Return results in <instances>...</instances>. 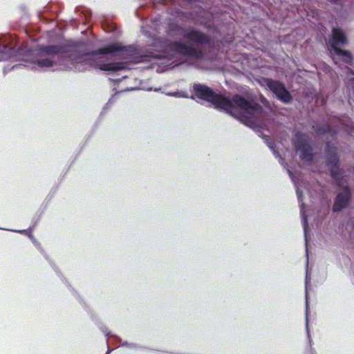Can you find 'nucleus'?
<instances>
[{
	"mask_svg": "<svg viewBox=\"0 0 354 354\" xmlns=\"http://www.w3.org/2000/svg\"><path fill=\"white\" fill-rule=\"evenodd\" d=\"M80 48L77 42H67L60 45H40L37 46V50L40 56L48 55L53 59L56 57V62L59 64H66L67 62H84L101 71L111 72L122 71L127 68V64L122 62L101 63L100 58H95L98 55L113 54L127 50L126 47L121 44H110L91 51L80 50Z\"/></svg>",
	"mask_w": 354,
	"mask_h": 354,
	"instance_id": "nucleus-1",
	"label": "nucleus"
},
{
	"mask_svg": "<svg viewBox=\"0 0 354 354\" xmlns=\"http://www.w3.org/2000/svg\"><path fill=\"white\" fill-rule=\"evenodd\" d=\"M192 92L197 98L211 103L215 109L225 111L250 127L256 124L263 112L262 106L257 102L248 100L240 94H235L230 99L201 83L193 85Z\"/></svg>",
	"mask_w": 354,
	"mask_h": 354,
	"instance_id": "nucleus-2",
	"label": "nucleus"
},
{
	"mask_svg": "<svg viewBox=\"0 0 354 354\" xmlns=\"http://www.w3.org/2000/svg\"><path fill=\"white\" fill-rule=\"evenodd\" d=\"M176 28L182 31L181 34L183 39L188 41H174L171 44L172 50L178 55L192 59L200 60L203 59L205 53L199 46L209 44L211 42V37L193 27L182 28L176 25Z\"/></svg>",
	"mask_w": 354,
	"mask_h": 354,
	"instance_id": "nucleus-3",
	"label": "nucleus"
},
{
	"mask_svg": "<svg viewBox=\"0 0 354 354\" xmlns=\"http://www.w3.org/2000/svg\"><path fill=\"white\" fill-rule=\"evenodd\" d=\"M310 141L309 136L299 131L295 133L292 139L295 149L299 152V158L306 162H312L314 160L313 149Z\"/></svg>",
	"mask_w": 354,
	"mask_h": 354,
	"instance_id": "nucleus-4",
	"label": "nucleus"
},
{
	"mask_svg": "<svg viewBox=\"0 0 354 354\" xmlns=\"http://www.w3.org/2000/svg\"><path fill=\"white\" fill-rule=\"evenodd\" d=\"M324 159L331 177H339L342 173L339 149L335 144L330 141L326 142Z\"/></svg>",
	"mask_w": 354,
	"mask_h": 354,
	"instance_id": "nucleus-5",
	"label": "nucleus"
},
{
	"mask_svg": "<svg viewBox=\"0 0 354 354\" xmlns=\"http://www.w3.org/2000/svg\"><path fill=\"white\" fill-rule=\"evenodd\" d=\"M304 286H305V329L306 337L308 339V343L305 351V354H316L315 349L312 347L313 339L310 335V324H309V317H310V288L311 286V274H305L304 279Z\"/></svg>",
	"mask_w": 354,
	"mask_h": 354,
	"instance_id": "nucleus-6",
	"label": "nucleus"
},
{
	"mask_svg": "<svg viewBox=\"0 0 354 354\" xmlns=\"http://www.w3.org/2000/svg\"><path fill=\"white\" fill-rule=\"evenodd\" d=\"M263 82L280 101L286 104H288L292 101V97L286 89L283 83L270 78H264Z\"/></svg>",
	"mask_w": 354,
	"mask_h": 354,
	"instance_id": "nucleus-7",
	"label": "nucleus"
},
{
	"mask_svg": "<svg viewBox=\"0 0 354 354\" xmlns=\"http://www.w3.org/2000/svg\"><path fill=\"white\" fill-rule=\"evenodd\" d=\"M30 50L24 48L16 49L15 47H8L4 44L0 46V61L9 59L12 57L22 58L24 59L25 53H29Z\"/></svg>",
	"mask_w": 354,
	"mask_h": 354,
	"instance_id": "nucleus-8",
	"label": "nucleus"
},
{
	"mask_svg": "<svg viewBox=\"0 0 354 354\" xmlns=\"http://www.w3.org/2000/svg\"><path fill=\"white\" fill-rule=\"evenodd\" d=\"M347 43V38L344 32L340 28H333L332 31V39L330 46L334 51L335 49L339 48V44H344Z\"/></svg>",
	"mask_w": 354,
	"mask_h": 354,
	"instance_id": "nucleus-9",
	"label": "nucleus"
},
{
	"mask_svg": "<svg viewBox=\"0 0 354 354\" xmlns=\"http://www.w3.org/2000/svg\"><path fill=\"white\" fill-rule=\"evenodd\" d=\"M313 129L315 131L317 136H323L326 133L333 136L337 133L336 130L333 129L332 127L327 123L315 124L313 126Z\"/></svg>",
	"mask_w": 354,
	"mask_h": 354,
	"instance_id": "nucleus-10",
	"label": "nucleus"
},
{
	"mask_svg": "<svg viewBox=\"0 0 354 354\" xmlns=\"http://www.w3.org/2000/svg\"><path fill=\"white\" fill-rule=\"evenodd\" d=\"M334 52L337 55L342 57V59L344 62L349 65L353 64V58L351 52L341 48H337Z\"/></svg>",
	"mask_w": 354,
	"mask_h": 354,
	"instance_id": "nucleus-11",
	"label": "nucleus"
},
{
	"mask_svg": "<svg viewBox=\"0 0 354 354\" xmlns=\"http://www.w3.org/2000/svg\"><path fill=\"white\" fill-rule=\"evenodd\" d=\"M61 184V180H59L55 185H54L48 194L47 195L46 198L44 200V203L42 204L43 206V210L41 211V214H43L44 211L47 209L50 201L54 198L57 191L58 190L59 185Z\"/></svg>",
	"mask_w": 354,
	"mask_h": 354,
	"instance_id": "nucleus-12",
	"label": "nucleus"
},
{
	"mask_svg": "<svg viewBox=\"0 0 354 354\" xmlns=\"http://www.w3.org/2000/svg\"><path fill=\"white\" fill-rule=\"evenodd\" d=\"M34 229H35V225H30L27 229H23V230H15V229L0 227V230L14 232L19 233V234H21L23 235H26L29 239H33V234H32V232Z\"/></svg>",
	"mask_w": 354,
	"mask_h": 354,
	"instance_id": "nucleus-13",
	"label": "nucleus"
},
{
	"mask_svg": "<svg viewBox=\"0 0 354 354\" xmlns=\"http://www.w3.org/2000/svg\"><path fill=\"white\" fill-rule=\"evenodd\" d=\"M92 319L93 321L95 322V324L97 326L99 329L104 334V336L106 337H109V336H111L113 335L112 332L107 329L106 326L97 316L92 315Z\"/></svg>",
	"mask_w": 354,
	"mask_h": 354,
	"instance_id": "nucleus-14",
	"label": "nucleus"
},
{
	"mask_svg": "<svg viewBox=\"0 0 354 354\" xmlns=\"http://www.w3.org/2000/svg\"><path fill=\"white\" fill-rule=\"evenodd\" d=\"M36 63L39 67H51L54 65L58 64L55 59H53L52 58L46 57V58H40L36 61Z\"/></svg>",
	"mask_w": 354,
	"mask_h": 354,
	"instance_id": "nucleus-15",
	"label": "nucleus"
},
{
	"mask_svg": "<svg viewBox=\"0 0 354 354\" xmlns=\"http://www.w3.org/2000/svg\"><path fill=\"white\" fill-rule=\"evenodd\" d=\"M116 338L121 342V346L122 347H127L129 348H140L142 350H149V348L146 346H140L136 343H129L127 341H123L121 337L115 335Z\"/></svg>",
	"mask_w": 354,
	"mask_h": 354,
	"instance_id": "nucleus-16",
	"label": "nucleus"
},
{
	"mask_svg": "<svg viewBox=\"0 0 354 354\" xmlns=\"http://www.w3.org/2000/svg\"><path fill=\"white\" fill-rule=\"evenodd\" d=\"M45 259L48 262V263L50 265L52 269L56 272L57 277L62 279L63 281H64L68 286L71 287L70 283L66 281V279L64 277L63 274L59 270L58 267L55 265V263L46 255H45Z\"/></svg>",
	"mask_w": 354,
	"mask_h": 354,
	"instance_id": "nucleus-17",
	"label": "nucleus"
},
{
	"mask_svg": "<svg viewBox=\"0 0 354 354\" xmlns=\"http://www.w3.org/2000/svg\"><path fill=\"white\" fill-rule=\"evenodd\" d=\"M73 290L75 292V295H76L79 298L80 304L82 306H86V304L84 301V299L80 296V295L76 291H75L73 289Z\"/></svg>",
	"mask_w": 354,
	"mask_h": 354,
	"instance_id": "nucleus-18",
	"label": "nucleus"
},
{
	"mask_svg": "<svg viewBox=\"0 0 354 354\" xmlns=\"http://www.w3.org/2000/svg\"><path fill=\"white\" fill-rule=\"evenodd\" d=\"M40 219V216H37V217H33L32 219V225H35V228L36 227L37 225V223L39 222Z\"/></svg>",
	"mask_w": 354,
	"mask_h": 354,
	"instance_id": "nucleus-19",
	"label": "nucleus"
},
{
	"mask_svg": "<svg viewBox=\"0 0 354 354\" xmlns=\"http://www.w3.org/2000/svg\"><path fill=\"white\" fill-rule=\"evenodd\" d=\"M32 242L36 245V246H39L40 245V243L36 240V239L35 238V236H33V239H30Z\"/></svg>",
	"mask_w": 354,
	"mask_h": 354,
	"instance_id": "nucleus-20",
	"label": "nucleus"
},
{
	"mask_svg": "<svg viewBox=\"0 0 354 354\" xmlns=\"http://www.w3.org/2000/svg\"><path fill=\"white\" fill-rule=\"evenodd\" d=\"M112 351H113V349H110L108 348L105 354H111Z\"/></svg>",
	"mask_w": 354,
	"mask_h": 354,
	"instance_id": "nucleus-21",
	"label": "nucleus"
}]
</instances>
